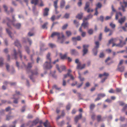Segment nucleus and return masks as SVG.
Segmentation results:
<instances>
[{
	"instance_id": "obj_23",
	"label": "nucleus",
	"mask_w": 127,
	"mask_h": 127,
	"mask_svg": "<svg viewBox=\"0 0 127 127\" xmlns=\"http://www.w3.org/2000/svg\"><path fill=\"white\" fill-rule=\"evenodd\" d=\"M72 40L74 42H75L76 40L79 41L81 40V38L80 36H78L76 37H72Z\"/></svg>"
},
{
	"instance_id": "obj_11",
	"label": "nucleus",
	"mask_w": 127,
	"mask_h": 127,
	"mask_svg": "<svg viewBox=\"0 0 127 127\" xmlns=\"http://www.w3.org/2000/svg\"><path fill=\"white\" fill-rule=\"evenodd\" d=\"M6 68L7 70L10 71L11 73L13 74L15 72V71L13 68L12 67H10L9 65L8 64L6 65Z\"/></svg>"
},
{
	"instance_id": "obj_1",
	"label": "nucleus",
	"mask_w": 127,
	"mask_h": 127,
	"mask_svg": "<svg viewBox=\"0 0 127 127\" xmlns=\"http://www.w3.org/2000/svg\"><path fill=\"white\" fill-rule=\"evenodd\" d=\"M117 40V38H111L109 41L108 43L107 44V45L109 46V44L111 43H112V47H113L114 46H116V47H122L124 45L126 44V42H124L122 43V40L120 39H119L120 41L119 43L118 44L114 43L116 42Z\"/></svg>"
},
{
	"instance_id": "obj_41",
	"label": "nucleus",
	"mask_w": 127,
	"mask_h": 127,
	"mask_svg": "<svg viewBox=\"0 0 127 127\" xmlns=\"http://www.w3.org/2000/svg\"><path fill=\"white\" fill-rule=\"evenodd\" d=\"M55 89L56 90H60L61 89V88H58L56 85H55L52 87V89Z\"/></svg>"
},
{
	"instance_id": "obj_64",
	"label": "nucleus",
	"mask_w": 127,
	"mask_h": 127,
	"mask_svg": "<svg viewBox=\"0 0 127 127\" xmlns=\"http://www.w3.org/2000/svg\"><path fill=\"white\" fill-rule=\"evenodd\" d=\"M51 19L52 21H54L56 19L55 16L54 15H53L51 18Z\"/></svg>"
},
{
	"instance_id": "obj_61",
	"label": "nucleus",
	"mask_w": 127,
	"mask_h": 127,
	"mask_svg": "<svg viewBox=\"0 0 127 127\" xmlns=\"http://www.w3.org/2000/svg\"><path fill=\"white\" fill-rule=\"evenodd\" d=\"M82 17V16L81 15L78 14L76 16V18H78L79 19H81Z\"/></svg>"
},
{
	"instance_id": "obj_40",
	"label": "nucleus",
	"mask_w": 127,
	"mask_h": 127,
	"mask_svg": "<svg viewBox=\"0 0 127 127\" xmlns=\"http://www.w3.org/2000/svg\"><path fill=\"white\" fill-rule=\"evenodd\" d=\"M96 7L95 8V9H97L98 8H100L101 6L102 5L99 2L96 5Z\"/></svg>"
},
{
	"instance_id": "obj_30",
	"label": "nucleus",
	"mask_w": 127,
	"mask_h": 127,
	"mask_svg": "<svg viewBox=\"0 0 127 127\" xmlns=\"http://www.w3.org/2000/svg\"><path fill=\"white\" fill-rule=\"evenodd\" d=\"M65 2L64 0H62L60 2V7L61 8H63L65 5Z\"/></svg>"
},
{
	"instance_id": "obj_5",
	"label": "nucleus",
	"mask_w": 127,
	"mask_h": 127,
	"mask_svg": "<svg viewBox=\"0 0 127 127\" xmlns=\"http://www.w3.org/2000/svg\"><path fill=\"white\" fill-rule=\"evenodd\" d=\"M16 94L13 95L12 97L11 98L14 99L13 102L15 104H17L18 103V98H16V97L18 96L19 95H21L20 92L18 91H16Z\"/></svg>"
},
{
	"instance_id": "obj_60",
	"label": "nucleus",
	"mask_w": 127,
	"mask_h": 127,
	"mask_svg": "<svg viewBox=\"0 0 127 127\" xmlns=\"http://www.w3.org/2000/svg\"><path fill=\"white\" fill-rule=\"evenodd\" d=\"M68 26V25L67 24H66L64 25L62 27V29L63 30H64Z\"/></svg>"
},
{
	"instance_id": "obj_56",
	"label": "nucleus",
	"mask_w": 127,
	"mask_h": 127,
	"mask_svg": "<svg viewBox=\"0 0 127 127\" xmlns=\"http://www.w3.org/2000/svg\"><path fill=\"white\" fill-rule=\"evenodd\" d=\"M71 106L70 104H68L66 106V110H69L70 109Z\"/></svg>"
},
{
	"instance_id": "obj_52",
	"label": "nucleus",
	"mask_w": 127,
	"mask_h": 127,
	"mask_svg": "<svg viewBox=\"0 0 127 127\" xmlns=\"http://www.w3.org/2000/svg\"><path fill=\"white\" fill-rule=\"evenodd\" d=\"M98 96H99L100 98L103 97L105 96V95L104 94H100L98 95Z\"/></svg>"
},
{
	"instance_id": "obj_47",
	"label": "nucleus",
	"mask_w": 127,
	"mask_h": 127,
	"mask_svg": "<svg viewBox=\"0 0 127 127\" xmlns=\"http://www.w3.org/2000/svg\"><path fill=\"white\" fill-rule=\"evenodd\" d=\"M48 23L46 22L42 26V27L43 29H47V28L46 27V26L48 25Z\"/></svg>"
},
{
	"instance_id": "obj_31",
	"label": "nucleus",
	"mask_w": 127,
	"mask_h": 127,
	"mask_svg": "<svg viewBox=\"0 0 127 127\" xmlns=\"http://www.w3.org/2000/svg\"><path fill=\"white\" fill-rule=\"evenodd\" d=\"M38 0H31V3L32 4H34L35 5H36L38 2Z\"/></svg>"
},
{
	"instance_id": "obj_18",
	"label": "nucleus",
	"mask_w": 127,
	"mask_h": 127,
	"mask_svg": "<svg viewBox=\"0 0 127 127\" xmlns=\"http://www.w3.org/2000/svg\"><path fill=\"white\" fill-rule=\"evenodd\" d=\"M83 22L81 26L84 27V29L88 28V27L89 23L88 22H86V21L84 22V20H83Z\"/></svg>"
},
{
	"instance_id": "obj_14",
	"label": "nucleus",
	"mask_w": 127,
	"mask_h": 127,
	"mask_svg": "<svg viewBox=\"0 0 127 127\" xmlns=\"http://www.w3.org/2000/svg\"><path fill=\"white\" fill-rule=\"evenodd\" d=\"M6 31L7 33L8 34L10 38L12 39H13V36L12 33L11 32L9 29H6Z\"/></svg>"
},
{
	"instance_id": "obj_49",
	"label": "nucleus",
	"mask_w": 127,
	"mask_h": 127,
	"mask_svg": "<svg viewBox=\"0 0 127 127\" xmlns=\"http://www.w3.org/2000/svg\"><path fill=\"white\" fill-rule=\"evenodd\" d=\"M25 49L27 53L28 54H29L30 51L29 47L28 46H26L25 47Z\"/></svg>"
},
{
	"instance_id": "obj_48",
	"label": "nucleus",
	"mask_w": 127,
	"mask_h": 127,
	"mask_svg": "<svg viewBox=\"0 0 127 127\" xmlns=\"http://www.w3.org/2000/svg\"><path fill=\"white\" fill-rule=\"evenodd\" d=\"M69 14L68 13H66L64 16V18L68 19L69 18Z\"/></svg>"
},
{
	"instance_id": "obj_32",
	"label": "nucleus",
	"mask_w": 127,
	"mask_h": 127,
	"mask_svg": "<svg viewBox=\"0 0 127 127\" xmlns=\"http://www.w3.org/2000/svg\"><path fill=\"white\" fill-rule=\"evenodd\" d=\"M50 54L49 53H48L46 56L47 61H51V58H50Z\"/></svg>"
},
{
	"instance_id": "obj_15",
	"label": "nucleus",
	"mask_w": 127,
	"mask_h": 127,
	"mask_svg": "<svg viewBox=\"0 0 127 127\" xmlns=\"http://www.w3.org/2000/svg\"><path fill=\"white\" fill-rule=\"evenodd\" d=\"M26 39L29 42V43L30 45H31V44H32V41L31 40V39H30V38H26L25 37H23L22 38V40L23 42H25L26 41Z\"/></svg>"
},
{
	"instance_id": "obj_10",
	"label": "nucleus",
	"mask_w": 127,
	"mask_h": 127,
	"mask_svg": "<svg viewBox=\"0 0 127 127\" xmlns=\"http://www.w3.org/2000/svg\"><path fill=\"white\" fill-rule=\"evenodd\" d=\"M89 47V45L88 44L84 45L83 46V55L84 56L88 52V48Z\"/></svg>"
},
{
	"instance_id": "obj_33",
	"label": "nucleus",
	"mask_w": 127,
	"mask_h": 127,
	"mask_svg": "<svg viewBox=\"0 0 127 127\" xmlns=\"http://www.w3.org/2000/svg\"><path fill=\"white\" fill-rule=\"evenodd\" d=\"M89 5L90 2H87L86 3L85 6L84 8L85 10L86 11L87 9L89 7Z\"/></svg>"
},
{
	"instance_id": "obj_8",
	"label": "nucleus",
	"mask_w": 127,
	"mask_h": 127,
	"mask_svg": "<svg viewBox=\"0 0 127 127\" xmlns=\"http://www.w3.org/2000/svg\"><path fill=\"white\" fill-rule=\"evenodd\" d=\"M33 64V62L32 63H29L27 66H26L23 63H22V65L21 66V67L22 68H26L28 70H30L32 67Z\"/></svg>"
},
{
	"instance_id": "obj_3",
	"label": "nucleus",
	"mask_w": 127,
	"mask_h": 127,
	"mask_svg": "<svg viewBox=\"0 0 127 127\" xmlns=\"http://www.w3.org/2000/svg\"><path fill=\"white\" fill-rule=\"evenodd\" d=\"M13 52L14 54L12 55V59H16L18 57L17 55L18 54L20 56L21 59L22 60V51L20 49H18V52H17L16 49H14L13 50Z\"/></svg>"
},
{
	"instance_id": "obj_9",
	"label": "nucleus",
	"mask_w": 127,
	"mask_h": 127,
	"mask_svg": "<svg viewBox=\"0 0 127 127\" xmlns=\"http://www.w3.org/2000/svg\"><path fill=\"white\" fill-rule=\"evenodd\" d=\"M39 123V119L38 118L36 119L33 121H30L29 122V124H31L29 126V127H33Z\"/></svg>"
},
{
	"instance_id": "obj_4",
	"label": "nucleus",
	"mask_w": 127,
	"mask_h": 127,
	"mask_svg": "<svg viewBox=\"0 0 127 127\" xmlns=\"http://www.w3.org/2000/svg\"><path fill=\"white\" fill-rule=\"evenodd\" d=\"M121 7L118 8L119 10H122L123 12L126 11L125 8L127 7V0H123V3L120 2Z\"/></svg>"
},
{
	"instance_id": "obj_50",
	"label": "nucleus",
	"mask_w": 127,
	"mask_h": 127,
	"mask_svg": "<svg viewBox=\"0 0 127 127\" xmlns=\"http://www.w3.org/2000/svg\"><path fill=\"white\" fill-rule=\"evenodd\" d=\"M4 42L6 46H7L8 45V41L6 39H5L4 40Z\"/></svg>"
},
{
	"instance_id": "obj_24",
	"label": "nucleus",
	"mask_w": 127,
	"mask_h": 127,
	"mask_svg": "<svg viewBox=\"0 0 127 127\" xmlns=\"http://www.w3.org/2000/svg\"><path fill=\"white\" fill-rule=\"evenodd\" d=\"M70 53L72 55H76L78 54V52L75 49H71L70 50Z\"/></svg>"
},
{
	"instance_id": "obj_57",
	"label": "nucleus",
	"mask_w": 127,
	"mask_h": 127,
	"mask_svg": "<svg viewBox=\"0 0 127 127\" xmlns=\"http://www.w3.org/2000/svg\"><path fill=\"white\" fill-rule=\"evenodd\" d=\"M88 33L90 34H92L93 33V30L92 29H90L88 31Z\"/></svg>"
},
{
	"instance_id": "obj_44",
	"label": "nucleus",
	"mask_w": 127,
	"mask_h": 127,
	"mask_svg": "<svg viewBox=\"0 0 127 127\" xmlns=\"http://www.w3.org/2000/svg\"><path fill=\"white\" fill-rule=\"evenodd\" d=\"M26 107V106L25 105L22 107L21 109V112H23L25 111Z\"/></svg>"
},
{
	"instance_id": "obj_51",
	"label": "nucleus",
	"mask_w": 127,
	"mask_h": 127,
	"mask_svg": "<svg viewBox=\"0 0 127 127\" xmlns=\"http://www.w3.org/2000/svg\"><path fill=\"white\" fill-rule=\"evenodd\" d=\"M48 45L51 48H53L55 47V44L52 43H50Z\"/></svg>"
},
{
	"instance_id": "obj_45",
	"label": "nucleus",
	"mask_w": 127,
	"mask_h": 127,
	"mask_svg": "<svg viewBox=\"0 0 127 127\" xmlns=\"http://www.w3.org/2000/svg\"><path fill=\"white\" fill-rule=\"evenodd\" d=\"M110 26L113 29L114 28L116 27L115 24H113V23H111L110 24Z\"/></svg>"
},
{
	"instance_id": "obj_63",
	"label": "nucleus",
	"mask_w": 127,
	"mask_h": 127,
	"mask_svg": "<svg viewBox=\"0 0 127 127\" xmlns=\"http://www.w3.org/2000/svg\"><path fill=\"white\" fill-rule=\"evenodd\" d=\"M2 105L3 104H4L7 102V101L5 100H1Z\"/></svg>"
},
{
	"instance_id": "obj_12",
	"label": "nucleus",
	"mask_w": 127,
	"mask_h": 127,
	"mask_svg": "<svg viewBox=\"0 0 127 127\" xmlns=\"http://www.w3.org/2000/svg\"><path fill=\"white\" fill-rule=\"evenodd\" d=\"M56 67L60 73L62 71L64 70L65 69V67L64 66L62 65L60 67V68H59V65L57 64L56 65Z\"/></svg>"
},
{
	"instance_id": "obj_62",
	"label": "nucleus",
	"mask_w": 127,
	"mask_h": 127,
	"mask_svg": "<svg viewBox=\"0 0 127 127\" xmlns=\"http://www.w3.org/2000/svg\"><path fill=\"white\" fill-rule=\"evenodd\" d=\"M81 36L83 37H84L86 35V32H82L81 33Z\"/></svg>"
},
{
	"instance_id": "obj_20",
	"label": "nucleus",
	"mask_w": 127,
	"mask_h": 127,
	"mask_svg": "<svg viewBox=\"0 0 127 127\" xmlns=\"http://www.w3.org/2000/svg\"><path fill=\"white\" fill-rule=\"evenodd\" d=\"M126 19V17L125 16L124 17H123L121 18L120 19H119V22L122 25L123 23L124 22Z\"/></svg>"
},
{
	"instance_id": "obj_42",
	"label": "nucleus",
	"mask_w": 127,
	"mask_h": 127,
	"mask_svg": "<svg viewBox=\"0 0 127 127\" xmlns=\"http://www.w3.org/2000/svg\"><path fill=\"white\" fill-rule=\"evenodd\" d=\"M66 35L68 37L70 36L71 34V32L69 31H67L66 32Z\"/></svg>"
},
{
	"instance_id": "obj_26",
	"label": "nucleus",
	"mask_w": 127,
	"mask_h": 127,
	"mask_svg": "<svg viewBox=\"0 0 127 127\" xmlns=\"http://www.w3.org/2000/svg\"><path fill=\"white\" fill-rule=\"evenodd\" d=\"M15 15H13L12 16V20L11 21L10 19L8 18L7 17L6 18V20L9 22H11L13 23V22L16 21V19L15 18Z\"/></svg>"
},
{
	"instance_id": "obj_43",
	"label": "nucleus",
	"mask_w": 127,
	"mask_h": 127,
	"mask_svg": "<svg viewBox=\"0 0 127 127\" xmlns=\"http://www.w3.org/2000/svg\"><path fill=\"white\" fill-rule=\"evenodd\" d=\"M78 74L79 75L78 78L79 79H80V81H84V78H81V74L79 72H78Z\"/></svg>"
},
{
	"instance_id": "obj_36",
	"label": "nucleus",
	"mask_w": 127,
	"mask_h": 127,
	"mask_svg": "<svg viewBox=\"0 0 127 127\" xmlns=\"http://www.w3.org/2000/svg\"><path fill=\"white\" fill-rule=\"evenodd\" d=\"M57 123L58 125L60 127L62 126L64 124V121H63L61 122H59L58 121L57 122Z\"/></svg>"
},
{
	"instance_id": "obj_19",
	"label": "nucleus",
	"mask_w": 127,
	"mask_h": 127,
	"mask_svg": "<svg viewBox=\"0 0 127 127\" xmlns=\"http://www.w3.org/2000/svg\"><path fill=\"white\" fill-rule=\"evenodd\" d=\"M82 117V115L81 114H80L78 116H76L74 118L75 122L77 123L78 120L81 119Z\"/></svg>"
},
{
	"instance_id": "obj_55",
	"label": "nucleus",
	"mask_w": 127,
	"mask_h": 127,
	"mask_svg": "<svg viewBox=\"0 0 127 127\" xmlns=\"http://www.w3.org/2000/svg\"><path fill=\"white\" fill-rule=\"evenodd\" d=\"M122 28V29L125 32H127V30L126 28V27L124 26H123L122 27H119L118 28V29H119L120 28Z\"/></svg>"
},
{
	"instance_id": "obj_38",
	"label": "nucleus",
	"mask_w": 127,
	"mask_h": 127,
	"mask_svg": "<svg viewBox=\"0 0 127 127\" xmlns=\"http://www.w3.org/2000/svg\"><path fill=\"white\" fill-rule=\"evenodd\" d=\"M3 59L2 57H0V67L2 66L3 64Z\"/></svg>"
},
{
	"instance_id": "obj_21",
	"label": "nucleus",
	"mask_w": 127,
	"mask_h": 127,
	"mask_svg": "<svg viewBox=\"0 0 127 127\" xmlns=\"http://www.w3.org/2000/svg\"><path fill=\"white\" fill-rule=\"evenodd\" d=\"M13 25L16 28L18 29H20L21 26V24L20 23H13Z\"/></svg>"
},
{
	"instance_id": "obj_34",
	"label": "nucleus",
	"mask_w": 127,
	"mask_h": 127,
	"mask_svg": "<svg viewBox=\"0 0 127 127\" xmlns=\"http://www.w3.org/2000/svg\"><path fill=\"white\" fill-rule=\"evenodd\" d=\"M43 125L45 127H51L49 126V123L48 122V121L47 120L43 123Z\"/></svg>"
},
{
	"instance_id": "obj_6",
	"label": "nucleus",
	"mask_w": 127,
	"mask_h": 127,
	"mask_svg": "<svg viewBox=\"0 0 127 127\" xmlns=\"http://www.w3.org/2000/svg\"><path fill=\"white\" fill-rule=\"evenodd\" d=\"M51 61H46L43 65V68L44 69H51L52 66L51 65Z\"/></svg>"
},
{
	"instance_id": "obj_25",
	"label": "nucleus",
	"mask_w": 127,
	"mask_h": 127,
	"mask_svg": "<svg viewBox=\"0 0 127 127\" xmlns=\"http://www.w3.org/2000/svg\"><path fill=\"white\" fill-rule=\"evenodd\" d=\"M71 70L69 69L68 70V72L67 74L64 75V78L63 79H64L66 78L68 76H69L70 75V73L71 72Z\"/></svg>"
},
{
	"instance_id": "obj_29",
	"label": "nucleus",
	"mask_w": 127,
	"mask_h": 127,
	"mask_svg": "<svg viewBox=\"0 0 127 127\" xmlns=\"http://www.w3.org/2000/svg\"><path fill=\"white\" fill-rule=\"evenodd\" d=\"M124 68L125 67L124 66H122L121 67H120V66H118V70L120 72H123L124 70Z\"/></svg>"
},
{
	"instance_id": "obj_59",
	"label": "nucleus",
	"mask_w": 127,
	"mask_h": 127,
	"mask_svg": "<svg viewBox=\"0 0 127 127\" xmlns=\"http://www.w3.org/2000/svg\"><path fill=\"white\" fill-rule=\"evenodd\" d=\"M110 30L109 29L107 28V26H106L105 27V29L104 30V32H108L110 31Z\"/></svg>"
},
{
	"instance_id": "obj_27",
	"label": "nucleus",
	"mask_w": 127,
	"mask_h": 127,
	"mask_svg": "<svg viewBox=\"0 0 127 127\" xmlns=\"http://www.w3.org/2000/svg\"><path fill=\"white\" fill-rule=\"evenodd\" d=\"M67 54V53H65L64 55H63L62 53H60V55L61 58L62 59H64L66 58Z\"/></svg>"
},
{
	"instance_id": "obj_37",
	"label": "nucleus",
	"mask_w": 127,
	"mask_h": 127,
	"mask_svg": "<svg viewBox=\"0 0 127 127\" xmlns=\"http://www.w3.org/2000/svg\"><path fill=\"white\" fill-rule=\"evenodd\" d=\"M3 7L5 11L7 13H8V11H7L8 7L5 4H4L3 5Z\"/></svg>"
},
{
	"instance_id": "obj_28",
	"label": "nucleus",
	"mask_w": 127,
	"mask_h": 127,
	"mask_svg": "<svg viewBox=\"0 0 127 127\" xmlns=\"http://www.w3.org/2000/svg\"><path fill=\"white\" fill-rule=\"evenodd\" d=\"M13 117V116H11L10 114H8L6 115V120L8 121L12 118Z\"/></svg>"
},
{
	"instance_id": "obj_17",
	"label": "nucleus",
	"mask_w": 127,
	"mask_h": 127,
	"mask_svg": "<svg viewBox=\"0 0 127 127\" xmlns=\"http://www.w3.org/2000/svg\"><path fill=\"white\" fill-rule=\"evenodd\" d=\"M49 10V9L47 8H45L44 9L43 13V15L44 16H46L48 15Z\"/></svg>"
},
{
	"instance_id": "obj_53",
	"label": "nucleus",
	"mask_w": 127,
	"mask_h": 127,
	"mask_svg": "<svg viewBox=\"0 0 127 127\" xmlns=\"http://www.w3.org/2000/svg\"><path fill=\"white\" fill-rule=\"evenodd\" d=\"M74 23L76 25L77 27H78L79 25L78 22H77L75 20L74 21Z\"/></svg>"
},
{
	"instance_id": "obj_13",
	"label": "nucleus",
	"mask_w": 127,
	"mask_h": 127,
	"mask_svg": "<svg viewBox=\"0 0 127 127\" xmlns=\"http://www.w3.org/2000/svg\"><path fill=\"white\" fill-rule=\"evenodd\" d=\"M85 64H83L81 65V63H79L77 64L76 67V69H78L81 70L84 68L85 67Z\"/></svg>"
},
{
	"instance_id": "obj_46",
	"label": "nucleus",
	"mask_w": 127,
	"mask_h": 127,
	"mask_svg": "<svg viewBox=\"0 0 127 127\" xmlns=\"http://www.w3.org/2000/svg\"><path fill=\"white\" fill-rule=\"evenodd\" d=\"M58 1V0H56L54 2V6L55 8H57V3Z\"/></svg>"
},
{
	"instance_id": "obj_58",
	"label": "nucleus",
	"mask_w": 127,
	"mask_h": 127,
	"mask_svg": "<svg viewBox=\"0 0 127 127\" xmlns=\"http://www.w3.org/2000/svg\"><path fill=\"white\" fill-rule=\"evenodd\" d=\"M122 90V89L121 88H116V91L117 92H120Z\"/></svg>"
},
{
	"instance_id": "obj_35",
	"label": "nucleus",
	"mask_w": 127,
	"mask_h": 127,
	"mask_svg": "<svg viewBox=\"0 0 127 127\" xmlns=\"http://www.w3.org/2000/svg\"><path fill=\"white\" fill-rule=\"evenodd\" d=\"M119 14L121 16H122V15L121 13L120 12H117L116 16H115V19L116 20H117L118 18V15H119Z\"/></svg>"
},
{
	"instance_id": "obj_22",
	"label": "nucleus",
	"mask_w": 127,
	"mask_h": 127,
	"mask_svg": "<svg viewBox=\"0 0 127 127\" xmlns=\"http://www.w3.org/2000/svg\"><path fill=\"white\" fill-rule=\"evenodd\" d=\"M93 15L91 14H90L88 15L86 17L84 18V22L86 21L87 20L90 19L92 18Z\"/></svg>"
},
{
	"instance_id": "obj_2",
	"label": "nucleus",
	"mask_w": 127,
	"mask_h": 127,
	"mask_svg": "<svg viewBox=\"0 0 127 127\" xmlns=\"http://www.w3.org/2000/svg\"><path fill=\"white\" fill-rule=\"evenodd\" d=\"M56 36H57L58 40H60L61 38L62 39V40L60 41L61 43H63L65 39V37L62 32L60 33L58 32H54L52 33L51 36L53 38Z\"/></svg>"
},
{
	"instance_id": "obj_16",
	"label": "nucleus",
	"mask_w": 127,
	"mask_h": 127,
	"mask_svg": "<svg viewBox=\"0 0 127 127\" xmlns=\"http://www.w3.org/2000/svg\"><path fill=\"white\" fill-rule=\"evenodd\" d=\"M14 44L15 45L17 46L18 48L21 47V45L18 39H16L14 42Z\"/></svg>"
},
{
	"instance_id": "obj_7",
	"label": "nucleus",
	"mask_w": 127,
	"mask_h": 127,
	"mask_svg": "<svg viewBox=\"0 0 127 127\" xmlns=\"http://www.w3.org/2000/svg\"><path fill=\"white\" fill-rule=\"evenodd\" d=\"M95 46L93 50V51L94 54L95 56H96L97 54V49L99 47V43L98 41H96L95 42Z\"/></svg>"
},
{
	"instance_id": "obj_54",
	"label": "nucleus",
	"mask_w": 127,
	"mask_h": 127,
	"mask_svg": "<svg viewBox=\"0 0 127 127\" xmlns=\"http://www.w3.org/2000/svg\"><path fill=\"white\" fill-rule=\"evenodd\" d=\"M30 71L31 72L32 75H36L38 73L36 70L34 72L32 70H30Z\"/></svg>"
},
{
	"instance_id": "obj_39",
	"label": "nucleus",
	"mask_w": 127,
	"mask_h": 127,
	"mask_svg": "<svg viewBox=\"0 0 127 127\" xmlns=\"http://www.w3.org/2000/svg\"><path fill=\"white\" fill-rule=\"evenodd\" d=\"M17 123V121L15 120L12 122V124L9 127H15V125Z\"/></svg>"
}]
</instances>
